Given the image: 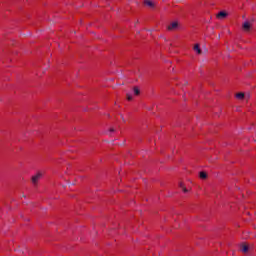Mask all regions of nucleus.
<instances>
[{
  "label": "nucleus",
  "instance_id": "1",
  "mask_svg": "<svg viewBox=\"0 0 256 256\" xmlns=\"http://www.w3.org/2000/svg\"><path fill=\"white\" fill-rule=\"evenodd\" d=\"M168 31H176V29H179V22L174 21L170 23L167 27Z\"/></svg>",
  "mask_w": 256,
  "mask_h": 256
},
{
  "label": "nucleus",
  "instance_id": "2",
  "mask_svg": "<svg viewBox=\"0 0 256 256\" xmlns=\"http://www.w3.org/2000/svg\"><path fill=\"white\" fill-rule=\"evenodd\" d=\"M41 177H43V174H41V172H38L36 175H34L32 177V183L34 185H37V183H39V179H41Z\"/></svg>",
  "mask_w": 256,
  "mask_h": 256
},
{
  "label": "nucleus",
  "instance_id": "3",
  "mask_svg": "<svg viewBox=\"0 0 256 256\" xmlns=\"http://www.w3.org/2000/svg\"><path fill=\"white\" fill-rule=\"evenodd\" d=\"M216 17H217V19H220V20L225 19V17H227V12L221 11V12H219V13L216 15Z\"/></svg>",
  "mask_w": 256,
  "mask_h": 256
},
{
  "label": "nucleus",
  "instance_id": "4",
  "mask_svg": "<svg viewBox=\"0 0 256 256\" xmlns=\"http://www.w3.org/2000/svg\"><path fill=\"white\" fill-rule=\"evenodd\" d=\"M144 5H146V7H150V9L155 7V3H153L151 0H144Z\"/></svg>",
  "mask_w": 256,
  "mask_h": 256
},
{
  "label": "nucleus",
  "instance_id": "5",
  "mask_svg": "<svg viewBox=\"0 0 256 256\" xmlns=\"http://www.w3.org/2000/svg\"><path fill=\"white\" fill-rule=\"evenodd\" d=\"M241 251L242 253H247L249 251V246L247 244H242Z\"/></svg>",
  "mask_w": 256,
  "mask_h": 256
},
{
  "label": "nucleus",
  "instance_id": "6",
  "mask_svg": "<svg viewBox=\"0 0 256 256\" xmlns=\"http://www.w3.org/2000/svg\"><path fill=\"white\" fill-rule=\"evenodd\" d=\"M243 29H244V31H249V29H251V23L245 22L243 24Z\"/></svg>",
  "mask_w": 256,
  "mask_h": 256
},
{
  "label": "nucleus",
  "instance_id": "7",
  "mask_svg": "<svg viewBox=\"0 0 256 256\" xmlns=\"http://www.w3.org/2000/svg\"><path fill=\"white\" fill-rule=\"evenodd\" d=\"M194 51L198 54V55H201V48L199 47V44H196L194 46Z\"/></svg>",
  "mask_w": 256,
  "mask_h": 256
},
{
  "label": "nucleus",
  "instance_id": "8",
  "mask_svg": "<svg viewBox=\"0 0 256 256\" xmlns=\"http://www.w3.org/2000/svg\"><path fill=\"white\" fill-rule=\"evenodd\" d=\"M180 189H182L183 193H188L189 190L185 187V184L183 182L180 183Z\"/></svg>",
  "mask_w": 256,
  "mask_h": 256
},
{
  "label": "nucleus",
  "instance_id": "9",
  "mask_svg": "<svg viewBox=\"0 0 256 256\" xmlns=\"http://www.w3.org/2000/svg\"><path fill=\"white\" fill-rule=\"evenodd\" d=\"M133 93H134L135 96L140 95L141 91L139 90V87H137V86L134 87V88H133Z\"/></svg>",
  "mask_w": 256,
  "mask_h": 256
},
{
  "label": "nucleus",
  "instance_id": "10",
  "mask_svg": "<svg viewBox=\"0 0 256 256\" xmlns=\"http://www.w3.org/2000/svg\"><path fill=\"white\" fill-rule=\"evenodd\" d=\"M199 177L200 179H207V173L202 171L199 173Z\"/></svg>",
  "mask_w": 256,
  "mask_h": 256
},
{
  "label": "nucleus",
  "instance_id": "11",
  "mask_svg": "<svg viewBox=\"0 0 256 256\" xmlns=\"http://www.w3.org/2000/svg\"><path fill=\"white\" fill-rule=\"evenodd\" d=\"M245 98V94L240 92L238 94H236V99H244Z\"/></svg>",
  "mask_w": 256,
  "mask_h": 256
},
{
  "label": "nucleus",
  "instance_id": "12",
  "mask_svg": "<svg viewBox=\"0 0 256 256\" xmlns=\"http://www.w3.org/2000/svg\"><path fill=\"white\" fill-rule=\"evenodd\" d=\"M127 100L128 101H133V96L131 94H127Z\"/></svg>",
  "mask_w": 256,
  "mask_h": 256
}]
</instances>
